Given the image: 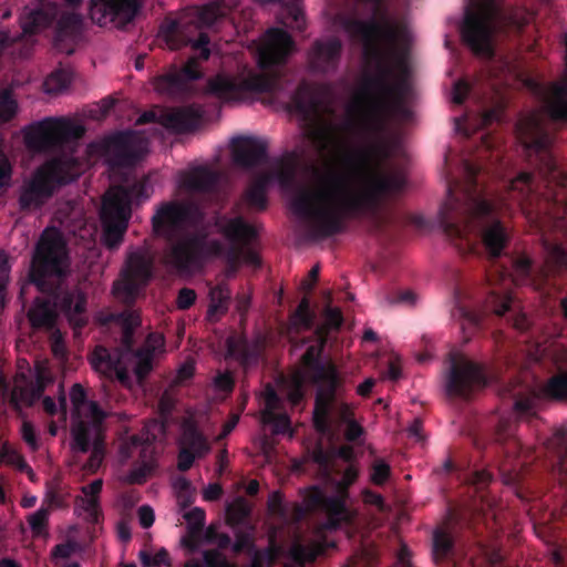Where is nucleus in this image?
<instances>
[{
	"label": "nucleus",
	"mask_w": 567,
	"mask_h": 567,
	"mask_svg": "<svg viewBox=\"0 0 567 567\" xmlns=\"http://www.w3.org/2000/svg\"><path fill=\"white\" fill-rule=\"evenodd\" d=\"M291 321L295 326L310 329L313 326L315 313L310 309V300L308 297H303L296 310L291 316Z\"/></svg>",
	"instance_id": "obj_48"
},
{
	"label": "nucleus",
	"mask_w": 567,
	"mask_h": 567,
	"mask_svg": "<svg viewBox=\"0 0 567 567\" xmlns=\"http://www.w3.org/2000/svg\"><path fill=\"white\" fill-rule=\"evenodd\" d=\"M47 381L42 372L37 373L34 381L29 380L24 373H19L14 378L13 388L10 389L6 375L0 374V392L16 411H20L22 406L33 405L42 396Z\"/></svg>",
	"instance_id": "obj_21"
},
{
	"label": "nucleus",
	"mask_w": 567,
	"mask_h": 567,
	"mask_svg": "<svg viewBox=\"0 0 567 567\" xmlns=\"http://www.w3.org/2000/svg\"><path fill=\"white\" fill-rule=\"evenodd\" d=\"M219 173L206 166H197L183 179V187L192 193H213L219 183Z\"/></svg>",
	"instance_id": "obj_36"
},
{
	"label": "nucleus",
	"mask_w": 567,
	"mask_h": 567,
	"mask_svg": "<svg viewBox=\"0 0 567 567\" xmlns=\"http://www.w3.org/2000/svg\"><path fill=\"white\" fill-rule=\"evenodd\" d=\"M205 567H233L218 549H207L203 553Z\"/></svg>",
	"instance_id": "obj_61"
},
{
	"label": "nucleus",
	"mask_w": 567,
	"mask_h": 567,
	"mask_svg": "<svg viewBox=\"0 0 567 567\" xmlns=\"http://www.w3.org/2000/svg\"><path fill=\"white\" fill-rule=\"evenodd\" d=\"M465 185L462 198L455 194V185L449 183L447 198L439 212L440 225L452 240H464L468 249H474L476 239H481L489 258H498L508 246L511 234L501 215L514 206L525 214L540 210L538 207L543 193L534 174L519 173L505 190L488 197L478 187L480 168L465 162Z\"/></svg>",
	"instance_id": "obj_3"
},
{
	"label": "nucleus",
	"mask_w": 567,
	"mask_h": 567,
	"mask_svg": "<svg viewBox=\"0 0 567 567\" xmlns=\"http://www.w3.org/2000/svg\"><path fill=\"white\" fill-rule=\"evenodd\" d=\"M70 181L65 164L61 159L45 161L23 183L18 198L20 209L40 208L59 187L66 185Z\"/></svg>",
	"instance_id": "obj_13"
},
{
	"label": "nucleus",
	"mask_w": 567,
	"mask_h": 567,
	"mask_svg": "<svg viewBox=\"0 0 567 567\" xmlns=\"http://www.w3.org/2000/svg\"><path fill=\"white\" fill-rule=\"evenodd\" d=\"M454 539L452 535L442 528H437L433 533V548L432 556L436 565L444 561L449 555L453 551Z\"/></svg>",
	"instance_id": "obj_42"
},
{
	"label": "nucleus",
	"mask_w": 567,
	"mask_h": 567,
	"mask_svg": "<svg viewBox=\"0 0 567 567\" xmlns=\"http://www.w3.org/2000/svg\"><path fill=\"white\" fill-rule=\"evenodd\" d=\"M517 422L513 415H502L494 432L495 443L502 447L506 461L499 466L503 482L507 485L518 486L523 474L520 467L525 464L517 458L523 453V445L516 436Z\"/></svg>",
	"instance_id": "obj_16"
},
{
	"label": "nucleus",
	"mask_w": 567,
	"mask_h": 567,
	"mask_svg": "<svg viewBox=\"0 0 567 567\" xmlns=\"http://www.w3.org/2000/svg\"><path fill=\"white\" fill-rule=\"evenodd\" d=\"M121 457L127 461L138 455V460L127 474L126 482L128 484H143L148 475L155 468L154 445L148 440H143L138 435H132L130 440L122 444L120 449Z\"/></svg>",
	"instance_id": "obj_22"
},
{
	"label": "nucleus",
	"mask_w": 567,
	"mask_h": 567,
	"mask_svg": "<svg viewBox=\"0 0 567 567\" xmlns=\"http://www.w3.org/2000/svg\"><path fill=\"white\" fill-rule=\"evenodd\" d=\"M324 322L317 328H326L327 337L330 330H338L342 326L343 317L338 308L327 307L323 311Z\"/></svg>",
	"instance_id": "obj_58"
},
{
	"label": "nucleus",
	"mask_w": 567,
	"mask_h": 567,
	"mask_svg": "<svg viewBox=\"0 0 567 567\" xmlns=\"http://www.w3.org/2000/svg\"><path fill=\"white\" fill-rule=\"evenodd\" d=\"M543 109L547 117L555 124H567V83L553 82L548 85Z\"/></svg>",
	"instance_id": "obj_31"
},
{
	"label": "nucleus",
	"mask_w": 567,
	"mask_h": 567,
	"mask_svg": "<svg viewBox=\"0 0 567 567\" xmlns=\"http://www.w3.org/2000/svg\"><path fill=\"white\" fill-rule=\"evenodd\" d=\"M152 271L153 260L144 254L133 252L127 259L124 275L132 279H136L143 285H147L152 278Z\"/></svg>",
	"instance_id": "obj_40"
},
{
	"label": "nucleus",
	"mask_w": 567,
	"mask_h": 567,
	"mask_svg": "<svg viewBox=\"0 0 567 567\" xmlns=\"http://www.w3.org/2000/svg\"><path fill=\"white\" fill-rule=\"evenodd\" d=\"M71 450L75 453H87L96 440L103 441L101 425L78 417L71 426Z\"/></svg>",
	"instance_id": "obj_34"
},
{
	"label": "nucleus",
	"mask_w": 567,
	"mask_h": 567,
	"mask_svg": "<svg viewBox=\"0 0 567 567\" xmlns=\"http://www.w3.org/2000/svg\"><path fill=\"white\" fill-rule=\"evenodd\" d=\"M70 399L76 416L80 417L81 410L87 404L85 390L80 383L72 385Z\"/></svg>",
	"instance_id": "obj_60"
},
{
	"label": "nucleus",
	"mask_w": 567,
	"mask_h": 567,
	"mask_svg": "<svg viewBox=\"0 0 567 567\" xmlns=\"http://www.w3.org/2000/svg\"><path fill=\"white\" fill-rule=\"evenodd\" d=\"M226 348L227 357L235 359L244 368H249L259 361V350L245 338L237 336L228 337Z\"/></svg>",
	"instance_id": "obj_37"
},
{
	"label": "nucleus",
	"mask_w": 567,
	"mask_h": 567,
	"mask_svg": "<svg viewBox=\"0 0 567 567\" xmlns=\"http://www.w3.org/2000/svg\"><path fill=\"white\" fill-rule=\"evenodd\" d=\"M45 501L50 506L62 508L66 506V493L58 482L47 484Z\"/></svg>",
	"instance_id": "obj_54"
},
{
	"label": "nucleus",
	"mask_w": 567,
	"mask_h": 567,
	"mask_svg": "<svg viewBox=\"0 0 567 567\" xmlns=\"http://www.w3.org/2000/svg\"><path fill=\"white\" fill-rule=\"evenodd\" d=\"M104 457V445L103 441L97 439L93 442L91 454L83 465V470L89 473H95L102 464Z\"/></svg>",
	"instance_id": "obj_57"
},
{
	"label": "nucleus",
	"mask_w": 567,
	"mask_h": 567,
	"mask_svg": "<svg viewBox=\"0 0 567 567\" xmlns=\"http://www.w3.org/2000/svg\"><path fill=\"white\" fill-rule=\"evenodd\" d=\"M540 394L550 401L567 402V371L549 377L540 388Z\"/></svg>",
	"instance_id": "obj_41"
},
{
	"label": "nucleus",
	"mask_w": 567,
	"mask_h": 567,
	"mask_svg": "<svg viewBox=\"0 0 567 567\" xmlns=\"http://www.w3.org/2000/svg\"><path fill=\"white\" fill-rule=\"evenodd\" d=\"M136 0H91L90 17L99 25L127 23L136 16Z\"/></svg>",
	"instance_id": "obj_25"
},
{
	"label": "nucleus",
	"mask_w": 567,
	"mask_h": 567,
	"mask_svg": "<svg viewBox=\"0 0 567 567\" xmlns=\"http://www.w3.org/2000/svg\"><path fill=\"white\" fill-rule=\"evenodd\" d=\"M268 509L271 514L285 518L287 509L284 505L282 495L279 492H274L268 499Z\"/></svg>",
	"instance_id": "obj_64"
},
{
	"label": "nucleus",
	"mask_w": 567,
	"mask_h": 567,
	"mask_svg": "<svg viewBox=\"0 0 567 567\" xmlns=\"http://www.w3.org/2000/svg\"><path fill=\"white\" fill-rule=\"evenodd\" d=\"M164 40L171 50H178L183 47L190 45L192 50L198 56H192L181 68H172L168 72L158 75L154 85L156 91L165 94H179L188 89V84L202 78L203 73L199 68L198 59L208 60L210 51L208 44L210 39L207 33L199 32L196 39L185 34L183 25L177 21L169 22L162 30Z\"/></svg>",
	"instance_id": "obj_8"
},
{
	"label": "nucleus",
	"mask_w": 567,
	"mask_h": 567,
	"mask_svg": "<svg viewBox=\"0 0 567 567\" xmlns=\"http://www.w3.org/2000/svg\"><path fill=\"white\" fill-rule=\"evenodd\" d=\"M103 148L112 168L134 167L143 157L142 145L128 132H118L107 137Z\"/></svg>",
	"instance_id": "obj_23"
},
{
	"label": "nucleus",
	"mask_w": 567,
	"mask_h": 567,
	"mask_svg": "<svg viewBox=\"0 0 567 567\" xmlns=\"http://www.w3.org/2000/svg\"><path fill=\"white\" fill-rule=\"evenodd\" d=\"M516 132L524 148L535 155L538 173L547 186H564L567 178L551 150L554 137L539 116L532 114L520 118L516 124Z\"/></svg>",
	"instance_id": "obj_12"
},
{
	"label": "nucleus",
	"mask_w": 567,
	"mask_h": 567,
	"mask_svg": "<svg viewBox=\"0 0 567 567\" xmlns=\"http://www.w3.org/2000/svg\"><path fill=\"white\" fill-rule=\"evenodd\" d=\"M492 35L493 28L489 18L468 8L461 25V37L464 43L474 54L491 58L494 54Z\"/></svg>",
	"instance_id": "obj_19"
},
{
	"label": "nucleus",
	"mask_w": 567,
	"mask_h": 567,
	"mask_svg": "<svg viewBox=\"0 0 567 567\" xmlns=\"http://www.w3.org/2000/svg\"><path fill=\"white\" fill-rule=\"evenodd\" d=\"M485 309L506 320L518 331H526L529 322L525 313L513 308V298L509 293L492 289L485 300Z\"/></svg>",
	"instance_id": "obj_30"
},
{
	"label": "nucleus",
	"mask_w": 567,
	"mask_h": 567,
	"mask_svg": "<svg viewBox=\"0 0 567 567\" xmlns=\"http://www.w3.org/2000/svg\"><path fill=\"white\" fill-rule=\"evenodd\" d=\"M303 502L308 511H321L326 514L327 522L324 526L327 529L336 530L342 525L351 524L353 520V513L344 504L342 497L328 496L318 486H312L308 491Z\"/></svg>",
	"instance_id": "obj_20"
},
{
	"label": "nucleus",
	"mask_w": 567,
	"mask_h": 567,
	"mask_svg": "<svg viewBox=\"0 0 567 567\" xmlns=\"http://www.w3.org/2000/svg\"><path fill=\"white\" fill-rule=\"evenodd\" d=\"M267 143L254 136H238L231 141V155L236 165L250 168L268 162Z\"/></svg>",
	"instance_id": "obj_26"
},
{
	"label": "nucleus",
	"mask_w": 567,
	"mask_h": 567,
	"mask_svg": "<svg viewBox=\"0 0 567 567\" xmlns=\"http://www.w3.org/2000/svg\"><path fill=\"white\" fill-rule=\"evenodd\" d=\"M70 257L62 234L44 230L35 245L29 278L37 289L49 298L37 297L28 311L32 328L53 331L59 309L75 332L89 322L87 297L78 284L70 285Z\"/></svg>",
	"instance_id": "obj_5"
},
{
	"label": "nucleus",
	"mask_w": 567,
	"mask_h": 567,
	"mask_svg": "<svg viewBox=\"0 0 567 567\" xmlns=\"http://www.w3.org/2000/svg\"><path fill=\"white\" fill-rule=\"evenodd\" d=\"M261 421L272 426L274 434H285L290 431L291 422L287 413L261 412Z\"/></svg>",
	"instance_id": "obj_50"
},
{
	"label": "nucleus",
	"mask_w": 567,
	"mask_h": 567,
	"mask_svg": "<svg viewBox=\"0 0 567 567\" xmlns=\"http://www.w3.org/2000/svg\"><path fill=\"white\" fill-rule=\"evenodd\" d=\"M485 367L462 353L450 352L444 373V389L449 396L468 399L487 385Z\"/></svg>",
	"instance_id": "obj_15"
},
{
	"label": "nucleus",
	"mask_w": 567,
	"mask_h": 567,
	"mask_svg": "<svg viewBox=\"0 0 567 567\" xmlns=\"http://www.w3.org/2000/svg\"><path fill=\"white\" fill-rule=\"evenodd\" d=\"M359 475L358 468L353 465H349L343 474L341 480L338 483V494L337 497H342L344 499V504H347V499L349 497L348 489L349 487L357 481Z\"/></svg>",
	"instance_id": "obj_55"
},
{
	"label": "nucleus",
	"mask_w": 567,
	"mask_h": 567,
	"mask_svg": "<svg viewBox=\"0 0 567 567\" xmlns=\"http://www.w3.org/2000/svg\"><path fill=\"white\" fill-rule=\"evenodd\" d=\"M391 466L383 458H375L370 466V481L377 486L384 485L391 476Z\"/></svg>",
	"instance_id": "obj_51"
},
{
	"label": "nucleus",
	"mask_w": 567,
	"mask_h": 567,
	"mask_svg": "<svg viewBox=\"0 0 567 567\" xmlns=\"http://www.w3.org/2000/svg\"><path fill=\"white\" fill-rule=\"evenodd\" d=\"M205 219L202 207L193 200H168L157 207L152 217L153 231L165 240L161 251V262L177 274H190L200 269L212 257L224 256L229 276H234L240 265L260 267L259 255L246 245L255 238L256 230L243 217L228 221L225 235L233 244L225 249L218 239H209L204 231L178 234L187 229H198Z\"/></svg>",
	"instance_id": "obj_4"
},
{
	"label": "nucleus",
	"mask_w": 567,
	"mask_h": 567,
	"mask_svg": "<svg viewBox=\"0 0 567 567\" xmlns=\"http://www.w3.org/2000/svg\"><path fill=\"white\" fill-rule=\"evenodd\" d=\"M416 296L411 290L394 291L386 296V302L389 305H406L413 306L415 303Z\"/></svg>",
	"instance_id": "obj_62"
},
{
	"label": "nucleus",
	"mask_w": 567,
	"mask_h": 567,
	"mask_svg": "<svg viewBox=\"0 0 567 567\" xmlns=\"http://www.w3.org/2000/svg\"><path fill=\"white\" fill-rule=\"evenodd\" d=\"M71 82V75L66 70L53 71L44 81V91L49 94H58L65 90Z\"/></svg>",
	"instance_id": "obj_47"
},
{
	"label": "nucleus",
	"mask_w": 567,
	"mask_h": 567,
	"mask_svg": "<svg viewBox=\"0 0 567 567\" xmlns=\"http://www.w3.org/2000/svg\"><path fill=\"white\" fill-rule=\"evenodd\" d=\"M315 336L316 341L307 347L300 361L309 380L317 385L315 423L319 431L324 432L328 429V411L340 384V374L333 362L322 361V353L328 341L326 328H316Z\"/></svg>",
	"instance_id": "obj_9"
},
{
	"label": "nucleus",
	"mask_w": 567,
	"mask_h": 567,
	"mask_svg": "<svg viewBox=\"0 0 567 567\" xmlns=\"http://www.w3.org/2000/svg\"><path fill=\"white\" fill-rule=\"evenodd\" d=\"M360 16L358 4L334 16L336 24L351 39L362 41L365 58L374 63V71L363 74L353 103L348 109L349 113L360 111L362 118L359 125L349 118L342 128L350 131L359 126L362 132L373 134L381 132L390 118L401 122L412 118L413 113L408 106L412 85L403 59L398 61V74L388 63V59L396 53L401 30L390 22L381 23L374 19L363 21Z\"/></svg>",
	"instance_id": "obj_2"
},
{
	"label": "nucleus",
	"mask_w": 567,
	"mask_h": 567,
	"mask_svg": "<svg viewBox=\"0 0 567 567\" xmlns=\"http://www.w3.org/2000/svg\"><path fill=\"white\" fill-rule=\"evenodd\" d=\"M386 148L379 144L347 148L339 168L320 175L313 194L303 190L291 200L296 215L305 219L306 239L319 241L342 234L347 219L377 214L383 202L405 186L402 173L383 174L380 161Z\"/></svg>",
	"instance_id": "obj_1"
},
{
	"label": "nucleus",
	"mask_w": 567,
	"mask_h": 567,
	"mask_svg": "<svg viewBox=\"0 0 567 567\" xmlns=\"http://www.w3.org/2000/svg\"><path fill=\"white\" fill-rule=\"evenodd\" d=\"M209 313H225L228 310L231 291L227 284H218L209 291Z\"/></svg>",
	"instance_id": "obj_43"
},
{
	"label": "nucleus",
	"mask_w": 567,
	"mask_h": 567,
	"mask_svg": "<svg viewBox=\"0 0 567 567\" xmlns=\"http://www.w3.org/2000/svg\"><path fill=\"white\" fill-rule=\"evenodd\" d=\"M344 392L343 379L340 377V384L336 391V394L330 404V409L327 415V425L328 429L324 432H321L317 429L316 423H313L315 430L321 435H334V427L340 426L341 424H346L348 421L353 419V411L349 403L343 400H339V398ZM312 422H315V411L312 412Z\"/></svg>",
	"instance_id": "obj_33"
},
{
	"label": "nucleus",
	"mask_w": 567,
	"mask_h": 567,
	"mask_svg": "<svg viewBox=\"0 0 567 567\" xmlns=\"http://www.w3.org/2000/svg\"><path fill=\"white\" fill-rule=\"evenodd\" d=\"M545 449L555 461L551 465V474L559 485L567 491V431L558 430L545 442Z\"/></svg>",
	"instance_id": "obj_32"
},
{
	"label": "nucleus",
	"mask_w": 567,
	"mask_h": 567,
	"mask_svg": "<svg viewBox=\"0 0 567 567\" xmlns=\"http://www.w3.org/2000/svg\"><path fill=\"white\" fill-rule=\"evenodd\" d=\"M538 396L534 391L514 394L513 410L517 416L533 417L536 415Z\"/></svg>",
	"instance_id": "obj_44"
},
{
	"label": "nucleus",
	"mask_w": 567,
	"mask_h": 567,
	"mask_svg": "<svg viewBox=\"0 0 567 567\" xmlns=\"http://www.w3.org/2000/svg\"><path fill=\"white\" fill-rule=\"evenodd\" d=\"M545 251L544 264L535 267L532 259L520 256L513 260L512 281L516 285H528L535 290L549 292L555 288V278L567 275V247L558 239L543 238Z\"/></svg>",
	"instance_id": "obj_11"
},
{
	"label": "nucleus",
	"mask_w": 567,
	"mask_h": 567,
	"mask_svg": "<svg viewBox=\"0 0 567 567\" xmlns=\"http://www.w3.org/2000/svg\"><path fill=\"white\" fill-rule=\"evenodd\" d=\"M85 134V128L70 120L45 117L23 130L27 148L33 153H45L65 143L78 141Z\"/></svg>",
	"instance_id": "obj_14"
},
{
	"label": "nucleus",
	"mask_w": 567,
	"mask_h": 567,
	"mask_svg": "<svg viewBox=\"0 0 567 567\" xmlns=\"http://www.w3.org/2000/svg\"><path fill=\"white\" fill-rule=\"evenodd\" d=\"M59 8L51 1H40L25 7L20 19L23 34L33 35L50 27L58 18Z\"/></svg>",
	"instance_id": "obj_27"
},
{
	"label": "nucleus",
	"mask_w": 567,
	"mask_h": 567,
	"mask_svg": "<svg viewBox=\"0 0 567 567\" xmlns=\"http://www.w3.org/2000/svg\"><path fill=\"white\" fill-rule=\"evenodd\" d=\"M226 12L223 6L218 2H210L203 6L198 12V22L203 27L210 28L219 19L225 17Z\"/></svg>",
	"instance_id": "obj_49"
},
{
	"label": "nucleus",
	"mask_w": 567,
	"mask_h": 567,
	"mask_svg": "<svg viewBox=\"0 0 567 567\" xmlns=\"http://www.w3.org/2000/svg\"><path fill=\"white\" fill-rule=\"evenodd\" d=\"M460 315L462 317V329L466 327L475 330L480 327L482 321V315L465 308H460Z\"/></svg>",
	"instance_id": "obj_63"
},
{
	"label": "nucleus",
	"mask_w": 567,
	"mask_h": 567,
	"mask_svg": "<svg viewBox=\"0 0 567 567\" xmlns=\"http://www.w3.org/2000/svg\"><path fill=\"white\" fill-rule=\"evenodd\" d=\"M82 31V18L76 13H64L56 20L53 47L56 51L71 55L75 51Z\"/></svg>",
	"instance_id": "obj_29"
},
{
	"label": "nucleus",
	"mask_w": 567,
	"mask_h": 567,
	"mask_svg": "<svg viewBox=\"0 0 567 567\" xmlns=\"http://www.w3.org/2000/svg\"><path fill=\"white\" fill-rule=\"evenodd\" d=\"M205 511L200 507H194L184 515L187 523V538L183 539V544L192 550L196 549L199 544L205 526Z\"/></svg>",
	"instance_id": "obj_39"
},
{
	"label": "nucleus",
	"mask_w": 567,
	"mask_h": 567,
	"mask_svg": "<svg viewBox=\"0 0 567 567\" xmlns=\"http://www.w3.org/2000/svg\"><path fill=\"white\" fill-rule=\"evenodd\" d=\"M295 153L275 159L272 169L259 174L247 187L243 200L248 207L256 210L267 208V188L274 181H278L284 187L289 186L295 179Z\"/></svg>",
	"instance_id": "obj_17"
},
{
	"label": "nucleus",
	"mask_w": 567,
	"mask_h": 567,
	"mask_svg": "<svg viewBox=\"0 0 567 567\" xmlns=\"http://www.w3.org/2000/svg\"><path fill=\"white\" fill-rule=\"evenodd\" d=\"M0 462L11 465L19 470L20 472L27 467V462L24 457L18 452L9 449L8 446H3L0 451Z\"/></svg>",
	"instance_id": "obj_59"
},
{
	"label": "nucleus",
	"mask_w": 567,
	"mask_h": 567,
	"mask_svg": "<svg viewBox=\"0 0 567 567\" xmlns=\"http://www.w3.org/2000/svg\"><path fill=\"white\" fill-rule=\"evenodd\" d=\"M287 111L300 116L306 126L305 136L319 152L344 150L347 143L340 127L332 121L318 118L319 102L307 81H301L290 94Z\"/></svg>",
	"instance_id": "obj_10"
},
{
	"label": "nucleus",
	"mask_w": 567,
	"mask_h": 567,
	"mask_svg": "<svg viewBox=\"0 0 567 567\" xmlns=\"http://www.w3.org/2000/svg\"><path fill=\"white\" fill-rule=\"evenodd\" d=\"M342 42L336 37L317 40L309 52V63L317 72L334 71L339 64Z\"/></svg>",
	"instance_id": "obj_28"
},
{
	"label": "nucleus",
	"mask_w": 567,
	"mask_h": 567,
	"mask_svg": "<svg viewBox=\"0 0 567 567\" xmlns=\"http://www.w3.org/2000/svg\"><path fill=\"white\" fill-rule=\"evenodd\" d=\"M205 111L199 104L173 107L157 114L154 111L142 113L136 120V125L158 123L166 130L183 134L197 130L204 121Z\"/></svg>",
	"instance_id": "obj_18"
},
{
	"label": "nucleus",
	"mask_w": 567,
	"mask_h": 567,
	"mask_svg": "<svg viewBox=\"0 0 567 567\" xmlns=\"http://www.w3.org/2000/svg\"><path fill=\"white\" fill-rule=\"evenodd\" d=\"M13 175V165L7 153L0 148V195H2L11 185Z\"/></svg>",
	"instance_id": "obj_53"
},
{
	"label": "nucleus",
	"mask_w": 567,
	"mask_h": 567,
	"mask_svg": "<svg viewBox=\"0 0 567 567\" xmlns=\"http://www.w3.org/2000/svg\"><path fill=\"white\" fill-rule=\"evenodd\" d=\"M153 193V187L147 177L134 182L128 186H117L110 189L104 195V199H114L116 202H125L127 213L131 214V202L135 199L137 203L147 200Z\"/></svg>",
	"instance_id": "obj_35"
},
{
	"label": "nucleus",
	"mask_w": 567,
	"mask_h": 567,
	"mask_svg": "<svg viewBox=\"0 0 567 567\" xmlns=\"http://www.w3.org/2000/svg\"><path fill=\"white\" fill-rule=\"evenodd\" d=\"M179 445V447L197 454L198 457L204 456L210 450L206 437L193 422L184 424Z\"/></svg>",
	"instance_id": "obj_38"
},
{
	"label": "nucleus",
	"mask_w": 567,
	"mask_h": 567,
	"mask_svg": "<svg viewBox=\"0 0 567 567\" xmlns=\"http://www.w3.org/2000/svg\"><path fill=\"white\" fill-rule=\"evenodd\" d=\"M29 526L35 536H40L48 527L49 511L47 508H39L28 517Z\"/></svg>",
	"instance_id": "obj_56"
},
{
	"label": "nucleus",
	"mask_w": 567,
	"mask_h": 567,
	"mask_svg": "<svg viewBox=\"0 0 567 567\" xmlns=\"http://www.w3.org/2000/svg\"><path fill=\"white\" fill-rule=\"evenodd\" d=\"M75 503L85 513L87 523L95 525L101 522L103 514L99 497H78Z\"/></svg>",
	"instance_id": "obj_46"
},
{
	"label": "nucleus",
	"mask_w": 567,
	"mask_h": 567,
	"mask_svg": "<svg viewBox=\"0 0 567 567\" xmlns=\"http://www.w3.org/2000/svg\"><path fill=\"white\" fill-rule=\"evenodd\" d=\"M100 214L104 227V243L110 249H115L123 240L131 214L127 213L125 202L104 198Z\"/></svg>",
	"instance_id": "obj_24"
},
{
	"label": "nucleus",
	"mask_w": 567,
	"mask_h": 567,
	"mask_svg": "<svg viewBox=\"0 0 567 567\" xmlns=\"http://www.w3.org/2000/svg\"><path fill=\"white\" fill-rule=\"evenodd\" d=\"M18 104L9 90L0 93V123H7L13 118Z\"/></svg>",
	"instance_id": "obj_52"
},
{
	"label": "nucleus",
	"mask_w": 567,
	"mask_h": 567,
	"mask_svg": "<svg viewBox=\"0 0 567 567\" xmlns=\"http://www.w3.org/2000/svg\"><path fill=\"white\" fill-rule=\"evenodd\" d=\"M250 513L251 508L247 501L238 497L227 507L226 522L229 526L237 527L249 517Z\"/></svg>",
	"instance_id": "obj_45"
},
{
	"label": "nucleus",
	"mask_w": 567,
	"mask_h": 567,
	"mask_svg": "<svg viewBox=\"0 0 567 567\" xmlns=\"http://www.w3.org/2000/svg\"><path fill=\"white\" fill-rule=\"evenodd\" d=\"M144 286L124 274L122 279L114 282L113 293L126 308L111 312L105 321L121 326V347L111 351L97 346L90 359L95 371L110 380H117L124 386L132 385L131 371L140 384L145 381L153 370L155 350L161 341L158 336L151 333L144 346L134 349V334L135 329L141 326V316L132 306Z\"/></svg>",
	"instance_id": "obj_6"
},
{
	"label": "nucleus",
	"mask_w": 567,
	"mask_h": 567,
	"mask_svg": "<svg viewBox=\"0 0 567 567\" xmlns=\"http://www.w3.org/2000/svg\"><path fill=\"white\" fill-rule=\"evenodd\" d=\"M293 49L291 35L279 28L269 29L258 51V66L261 72H249L241 80L218 74L207 82L206 92L221 102H239L248 94L267 93L279 99L287 91L289 82L281 73L287 58Z\"/></svg>",
	"instance_id": "obj_7"
}]
</instances>
